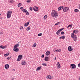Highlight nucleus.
I'll return each instance as SVG.
<instances>
[{
	"label": "nucleus",
	"mask_w": 80,
	"mask_h": 80,
	"mask_svg": "<svg viewBox=\"0 0 80 80\" xmlns=\"http://www.w3.org/2000/svg\"><path fill=\"white\" fill-rule=\"evenodd\" d=\"M72 25H69V26H68L67 27V28H68L69 27H71V28H72Z\"/></svg>",
	"instance_id": "obj_34"
},
{
	"label": "nucleus",
	"mask_w": 80,
	"mask_h": 80,
	"mask_svg": "<svg viewBox=\"0 0 80 80\" xmlns=\"http://www.w3.org/2000/svg\"><path fill=\"white\" fill-rule=\"evenodd\" d=\"M12 13V11H9L7 13V18H10L11 16Z\"/></svg>",
	"instance_id": "obj_3"
},
{
	"label": "nucleus",
	"mask_w": 80,
	"mask_h": 80,
	"mask_svg": "<svg viewBox=\"0 0 80 80\" xmlns=\"http://www.w3.org/2000/svg\"><path fill=\"white\" fill-rule=\"evenodd\" d=\"M40 68H41V67H38L36 69L37 71H38V70H40Z\"/></svg>",
	"instance_id": "obj_22"
},
{
	"label": "nucleus",
	"mask_w": 80,
	"mask_h": 80,
	"mask_svg": "<svg viewBox=\"0 0 80 80\" xmlns=\"http://www.w3.org/2000/svg\"><path fill=\"white\" fill-rule=\"evenodd\" d=\"M37 46V44L36 43H34L32 45V47H35Z\"/></svg>",
	"instance_id": "obj_26"
},
{
	"label": "nucleus",
	"mask_w": 80,
	"mask_h": 80,
	"mask_svg": "<svg viewBox=\"0 0 80 80\" xmlns=\"http://www.w3.org/2000/svg\"><path fill=\"white\" fill-rule=\"evenodd\" d=\"M26 13V15H28L29 14H30V13L28 12V11H27V12Z\"/></svg>",
	"instance_id": "obj_37"
},
{
	"label": "nucleus",
	"mask_w": 80,
	"mask_h": 80,
	"mask_svg": "<svg viewBox=\"0 0 80 80\" xmlns=\"http://www.w3.org/2000/svg\"><path fill=\"white\" fill-rule=\"evenodd\" d=\"M22 12H24L25 13H27V11L25 9H22Z\"/></svg>",
	"instance_id": "obj_21"
},
{
	"label": "nucleus",
	"mask_w": 80,
	"mask_h": 80,
	"mask_svg": "<svg viewBox=\"0 0 80 80\" xmlns=\"http://www.w3.org/2000/svg\"><path fill=\"white\" fill-rule=\"evenodd\" d=\"M51 55H53V54H52Z\"/></svg>",
	"instance_id": "obj_52"
},
{
	"label": "nucleus",
	"mask_w": 80,
	"mask_h": 80,
	"mask_svg": "<svg viewBox=\"0 0 80 80\" xmlns=\"http://www.w3.org/2000/svg\"><path fill=\"white\" fill-rule=\"evenodd\" d=\"M63 6H61L58 8V11H60V10H61L62 9H63Z\"/></svg>",
	"instance_id": "obj_12"
},
{
	"label": "nucleus",
	"mask_w": 80,
	"mask_h": 80,
	"mask_svg": "<svg viewBox=\"0 0 80 80\" xmlns=\"http://www.w3.org/2000/svg\"><path fill=\"white\" fill-rule=\"evenodd\" d=\"M8 55H9V53H7L6 54H4V57H7V56H8Z\"/></svg>",
	"instance_id": "obj_25"
},
{
	"label": "nucleus",
	"mask_w": 80,
	"mask_h": 80,
	"mask_svg": "<svg viewBox=\"0 0 80 80\" xmlns=\"http://www.w3.org/2000/svg\"><path fill=\"white\" fill-rule=\"evenodd\" d=\"M51 15L52 17H54L55 18H57V17H58V12L56 11L53 10L51 12Z\"/></svg>",
	"instance_id": "obj_1"
},
{
	"label": "nucleus",
	"mask_w": 80,
	"mask_h": 80,
	"mask_svg": "<svg viewBox=\"0 0 80 80\" xmlns=\"http://www.w3.org/2000/svg\"><path fill=\"white\" fill-rule=\"evenodd\" d=\"M29 23H30V22H27L25 23V24L24 25V27H28V25H29Z\"/></svg>",
	"instance_id": "obj_10"
},
{
	"label": "nucleus",
	"mask_w": 80,
	"mask_h": 80,
	"mask_svg": "<svg viewBox=\"0 0 80 80\" xmlns=\"http://www.w3.org/2000/svg\"><path fill=\"white\" fill-rule=\"evenodd\" d=\"M74 12H79V10H78V9H76L74 10Z\"/></svg>",
	"instance_id": "obj_31"
},
{
	"label": "nucleus",
	"mask_w": 80,
	"mask_h": 80,
	"mask_svg": "<svg viewBox=\"0 0 80 80\" xmlns=\"http://www.w3.org/2000/svg\"><path fill=\"white\" fill-rule=\"evenodd\" d=\"M69 10V8L68 7H65L64 8H63V11L64 12H67Z\"/></svg>",
	"instance_id": "obj_5"
},
{
	"label": "nucleus",
	"mask_w": 80,
	"mask_h": 80,
	"mask_svg": "<svg viewBox=\"0 0 80 80\" xmlns=\"http://www.w3.org/2000/svg\"><path fill=\"white\" fill-rule=\"evenodd\" d=\"M29 9L30 10H31V11H32V7H30L29 8Z\"/></svg>",
	"instance_id": "obj_42"
},
{
	"label": "nucleus",
	"mask_w": 80,
	"mask_h": 80,
	"mask_svg": "<svg viewBox=\"0 0 80 80\" xmlns=\"http://www.w3.org/2000/svg\"><path fill=\"white\" fill-rule=\"evenodd\" d=\"M49 58H48V57H46L44 58L45 61L46 62H48V60H48Z\"/></svg>",
	"instance_id": "obj_11"
},
{
	"label": "nucleus",
	"mask_w": 80,
	"mask_h": 80,
	"mask_svg": "<svg viewBox=\"0 0 80 80\" xmlns=\"http://www.w3.org/2000/svg\"><path fill=\"white\" fill-rule=\"evenodd\" d=\"M53 78V76H51L49 75H48V77H47V78H48L49 79H52V78Z\"/></svg>",
	"instance_id": "obj_9"
},
{
	"label": "nucleus",
	"mask_w": 80,
	"mask_h": 80,
	"mask_svg": "<svg viewBox=\"0 0 80 80\" xmlns=\"http://www.w3.org/2000/svg\"><path fill=\"white\" fill-rule=\"evenodd\" d=\"M30 29V27H27L26 30L27 31H28V30H29Z\"/></svg>",
	"instance_id": "obj_23"
},
{
	"label": "nucleus",
	"mask_w": 80,
	"mask_h": 80,
	"mask_svg": "<svg viewBox=\"0 0 80 80\" xmlns=\"http://www.w3.org/2000/svg\"><path fill=\"white\" fill-rule=\"evenodd\" d=\"M60 23H61V22H57L55 24V25H59V24H60Z\"/></svg>",
	"instance_id": "obj_30"
},
{
	"label": "nucleus",
	"mask_w": 80,
	"mask_h": 80,
	"mask_svg": "<svg viewBox=\"0 0 80 80\" xmlns=\"http://www.w3.org/2000/svg\"><path fill=\"white\" fill-rule=\"evenodd\" d=\"M56 58H57V57H55L54 59V60H55Z\"/></svg>",
	"instance_id": "obj_44"
},
{
	"label": "nucleus",
	"mask_w": 80,
	"mask_h": 80,
	"mask_svg": "<svg viewBox=\"0 0 80 80\" xmlns=\"http://www.w3.org/2000/svg\"><path fill=\"white\" fill-rule=\"evenodd\" d=\"M14 2V1L13 0H12L10 1L9 3H13Z\"/></svg>",
	"instance_id": "obj_32"
},
{
	"label": "nucleus",
	"mask_w": 80,
	"mask_h": 80,
	"mask_svg": "<svg viewBox=\"0 0 80 80\" xmlns=\"http://www.w3.org/2000/svg\"><path fill=\"white\" fill-rule=\"evenodd\" d=\"M56 34L57 35H59L60 34V31H59L58 30L57 32H56Z\"/></svg>",
	"instance_id": "obj_29"
},
{
	"label": "nucleus",
	"mask_w": 80,
	"mask_h": 80,
	"mask_svg": "<svg viewBox=\"0 0 80 80\" xmlns=\"http://www.w3.org/2000/svg\"><path fill=\"white\" fill-rule=\"evenodd\" d=\"M26 64V62L25 61H22L21 62V65H25Z\"/></svg>",
	"instance_id": "obj_17"
},
{
	"label": "nucleus",
	"mask_w": 80,
	"mask_h": 80,
	"mask_svg": "<svg viewBox=\"0 0 80 80\" xmlns=\"http://www.w3.org/2000/svg\"><path fill=\"white\" fill-rule=\"evenodd\" d=\"M23 8V7H22L21 8H20V9H22Z\"/></svg>",
	"instance_id": "obj_46"
},
{
	"label": "nucleus",
	"mask_w": 80,
	"mask_h": 80,
	"mask_svg": "<svg viewBox=\"0 0 80 80\" xmlns=\"http://www.w3.org/2000/svg\"><path fill=\"white\" fill-rule=\"evenodd\" d=\"M57 65L58 68H60V63L59 62H58L57 63Z\"/></svg>",
	"instance_id": "obj_19"
},
{
	"label": "nucleus",
	"mask_w": 80,
	"mask_h": 80,
	"mask_svg": "<svg viewBox=\"0 0 80 80\" xmlns=\"http://www.w3.org/2000/svg\"><path fill=\"white\" fill-rule=\"evenodd\" d=\"M47 17H48L47 15H45V16H44L43 17L44 20H46V19L47 18Z\"/></svg>",
	"instance_id": "obj_20"
},
{
	"label": "nucleus",
	"mask_w": 80,
	"mask_h": 80,
	"mask_svg": "<svg viewBox=\"0 0 80 80\" xmlns=\"http://www.w3.org/2000/svg\"><path fill=\"white\" fill-rule=\"evenodd\" d=\"M18 7L22 6V3H19L18 5Z\"/></svg>",
	"instance_id": "obj_28"
},
{
	"label": "nucleus",
	"mask_w": 80,
	"mask_h": 80,
	"mask_svg": "<svg viewBox=\"0 0 80 80\" xmlns=\"http://www.w3.org/2000/svg\"><path fill=\"white\" fill-rule=\"evenodd\" d=\"M71 37L72 38H73L74 41L75 42L77 41V37L76 35H75L73 33H72L71 34Z\"/></svg>",
	"instance_id": "obj_4"
},
{
	"label": "nucleus",
	"mask_w": 80,
	"mask_h": 80,
	"mask_svg": "<svg viewBox=\"0 0 80 80\" xmlns=\"http://www.w3.org/2000/svg\"><path fill=\"white\" fill-rule=\"evenodd\" d=\"M27 3H30V0H27Z\"/></svg>",
	"instance_id": "obj_40"
},
{
	"label": "nucleus",
	"mask_w": 80,
	"mask_h": 80,
	"mask_svg": "<svg viewBox=\"0 0 80 80\" xmlns=\"http://www.w3.org/2000/svg\"><path fill=\"white\" fill-rule=\"evenodd\" d=\"M38 7H34L33 8V9L34 11H38Z\"/></svg>",
	"instance_id": "obj_13"
},
{
	"label": "nucleus",
	"mask_w": 80,
	"mask_h": 80,
	"mask_svg": "<svg viewBox=\"0 0 80 80\" xmlns=\"http://www.w3.org/2000/svg\"><path fill=\"white\" fill-rule=\"evenodd\" d=\"M23 27H22V26H21L20 28V30H22V29H23Z\"/></svg>",
	"instance_id": "obj_41"
},
{
	"label": "nucleus",
	"mask_w": 80,
	"mask_h": 80,
	"mask_svg": "<svg viewBox=\"0 0 80 80\" xmlns=\"http://www.w3.org/2000/svg\"><path fill=\"white\" fill-rule=\"evenodd\" d=\"M19 46V44H17L15 45L14 47L13 51H14V52H18V51H19V49L17 48V47Z\"/></svg>",
	"instance_id": "obj_2"
},
{
	"label": "nucleus",
	"mask_w": 80,
	"mask_h": 80,
	"mask_svg": "<svg viewBox=\"0 0 80 80\" xmlns=\"http://www.w3.org/2000/svg\"><path fill=\"white\" fill-rule=\"evenodd\" d=\"M1 34H2V32H1L0 33V35H1Z\"/></svg>",
	"instance_id": "obj_47"
},
{
	"label": "nucleus",
	"mask_w": 80,
	"mask_h": 80,
	"mask_svg": "<svg viewBox=\"0 0 80 80\" xmlns=\"http://www.w3.org/2000/svg\"><path fill=\"white\" fill-rule=\"evenodd\" d=\"M78 79L80 80V76L79 77V78H78Z\"/></svg>",
	"instance_id": "obj_48"
},
{
	"label": "nucleus",
	"mask_w": 80,
	"mask_h": 80,
	"mask_svg": "<svg viewBox=\"0 0 80 80\" xmlns=\"http://www.w3.org/2000/svg\"><path fill=\"white\" fill-rule=\"evenodd\" d=\"M41 57L42 58H44V54H42L41 56Z\"/></svg>",
	"instance_id": "obj_43"
},
{
	"label": "nucleus",
	"mask_w": 80,
	"mask_h": 80,
	"mask_svg": "<svg viewBox=\"0 0 80 80\" xmlns=\"http://www.w3.org/2000/svg\"><path fill=\"white\" fill-rule=\"evenodd\" d=\"M22 55H19L18 56V58L17 59V61L18 62L19 61H20L21 60H22Z\"/></svg>",
	"instance_id": "obj_7"
},
{
	"label": "nucleus",
	"mask_w": 80,
	"mask_h": 80,
	"mask_svg": "<svg viewBox=\"0 0 80 80\" xmlns=\"http://www.w3.org/2000/svg\"><path fill=\"white\" fill-rule=\"evenodd\" d=\"M70 67L72 69H74V68H76V65L75 64H71L70 66Z\"/></svg>",
	"instance_id": "obj_6"
},
{
	"label": "nucleus",
	"mask_w": 80,
	"mask_h": 80,
	"mask_svg": "<svg viewBox=\"0 0 80 80\" xmlns=\"http://www.w3.org/2000/svg\"><path fill=\"white\" fill-rule=\"evenodd\" d=\"M78 32V30H74L73 31V33H73V34H74V33H75V32Z\"/></svg>",
	"instance_id": "obj_24"
},
{
	"label": "nucleus",
	"mask_w": 80,
	"mask_h": 80,
	"mask_svg": "<svg viewBox=\"0 0 80 80\" xmlns=\"http://www.w3.org/2000/svg\"><path fill=\"white\" fill-rule=\"evenodd\" d=\"M13 71H15V69H13Z\"/></svg>",
	"instance_id": "obj_50"
},
{
	"label": "nucleus",
	"mask_w": 80,
	"mask_h": 80,
	"mask_svg": "<svg viewBox=\"0 0 80 80\" xmlns=\"http://www.w3.org/2000/svg\"><path fill=\"white\" fill-rule=\"evenodd\" d=\"M79 8L80 9V5H79Z\"/></svg>",
	"instance_id": "obj_45"
},
{
	"label": "nucleus",
	"mask_w": 80,
	"mask_h": 80,
	"mask_svg": "<svg viewBox=\"0 0 80 80\" xmlns=\"http://www.w3.org/2000/svg\"><path fill=\"white\" fill-rule=\"evenodd\" d=\"M50 52L49 51H47L46 53V55L47 56H48L49 55H50Z\"/></svg>",
	"instance_id": "obj_14"
},
{
	"label": "nucleus",
	"mask_w": 80,
	"mask_h": 80,
	"mask_svg": "<svg viewBox=\"0 0 80 80\" xmlns=\"http://www.w3.org/2000/svg\"><path fill=\"white\" fill-rule=\"evenodd\" d=\"M64 29V28H62L60 29L59 30H58V31H59V32H61L62 31V30H63Z\"/></svg>",
	"instance_id": "obj_33"
},
{
	"label": "nucleus",
	"mask_w": 80,
	"mask_h": 80,
	"mask_svg": "<svg viewBox=\"0 0 80 80\" xmlns=\"http://www.w3.org/2000/svg\"><path fill=\"white\" fill-rule=\"evenodd\" d=\"M42 33H40L38 34V36H42Z\"/></svg>",
	"instance_id": "obj_35"
},
{
	"label": "nucleus",
	"mask_w": 80,
	"mask_h": 80,
	"mask_svg": "<svg viewBox=\"0 0 80 80\" xmlns=\"http://www.w3.org/2000/svg\"><path fill=\"white\" fill-rule=\"evenodd\" d=\"M11 58V57H8L7 58L8 60H10Z\"/></svg>",
	"instance_id": "obj_38"
},
{
	"label": "nucleus",
	"mask_w": 80,
	"mask_h": 80,
	"mask_svg": "<svg viewBox=\"0 0 80 80\" xmlns=\"http://www.w3.org/2000/svg\"><path fill=\"white\" fill-rule=\"evenodd\" d=\"M2 15V14H0V16Z\"/></svg>",
	"instance_id": "obj_51"
},
{
	"label": "nucleus",
	"mask_w": 80,
	"mask_h": 80,
	"mask_svg": "<svg viewBox=\"0 0 80 80\" xmlns=\"http://www.w3.org/2000/svg\"><path fill=\"white\" fill-rule=\"evenodd\" d=\"M42 65H43V66H46V67L47 66V64L45 63H43L42 64Z\"/></svg>",
	"instance_id": "obj_39"
},
{
	"label": "nucleus",
	"mask_w": 80,
	"mask_h": 80,
	"mask_svg": "<svg viewBox=\"0 0 80 80\" xmlns=\"http://www.w3.org/2000/svg\"><path fill=\"white\" fill-rule=\"evenodd\" d=\"M0 48H2V49H4V48H6V47L5 46H0Z\"/></svg>",
	"instance_id": "obj_18"
},
{
	"label": "nucleus",
	"mask_w": 80,
	"mask_h": 80,
	"mask_svg": "<svg viewBox=\"0 0 80 80\" xmlns=\"http://www.w3.org/2000/svg\"><path fill=\"white\" fill-rule=\"evenodd\" d=\"M65 36H63L59 38V39H65Z\"/></svg>",
	"instance_id": "obj_16"
},
{
	"label": "nucleus",
	"mask_w": 80,
	"mask_h": 80,
	"mask_svg": "<svg viewBox=\"0 0 80 80\" xmlns=\"http://www.w3.org/2000/svg\"><path fill=\"white\" fill-rule=\"evenodd\" d=\"M9 67V66L8 64H7L5 65V68H6V69H8Z\"/></svg>",
	"instance_id": "obj_15"
},
{
	"label": "nucleus",
	"mask_w": 80,
	"mask_h": 80,
	"mask_svg": "<svg viewBox=\"0 0 80 80\" xmlns=\"http://www.w3.org/2000/svg\"><path fill=\"white\" fill-rule=\"evenodd\" d=\"M68 50L69 52H72L73 50V48L71 46H69L68 48Z\"/></svg>",
	"instance_id": "obj_8"
},
{
	"label": "nucleus",
	"mask_w": 80,
	"mask_h": 80,
	"mask_svg": "<svg viewBox=\"0 0 80 80\" xmlns=\"http://www.w3.org/2000/svg\"><path fill=\"white\" fill-rule=\"evenodd\" d=\"M21 43V41L18 42V43Z\"/></svg>",
	"instance_id": "obj_49"
},
{
	"label": "nucleus",
	"mask_w": 80,
	"mask_h": 80,
	"mask_svg": "<svg viewBox=\"0 0 80 80\" xmlns=\"http://www.w3.org/2000/svg\"><path fill=\"white\" fill-rule=\"evenodd\" d=\"M61 34L62 35H64L65 34V33L64 32L62 31L61 32Z\"/></svg>",
	"instance_id": "obj_36"
},
{
	"label": "nucleus",
	"mask_w": 80,
	"mask_h": 80,
	"mask_svg": "<svg viewBox=\"0 0 80 80\" xmlns=\"http://www.w3.org/2000/svg\"><path fill=\"white\" fill-rule=\"evenodd\" d=\"M55 52H61V49H59V50H58H58H55Z\"/></svg>",
	"instance_id": "obj_27"
}]
</instances>
